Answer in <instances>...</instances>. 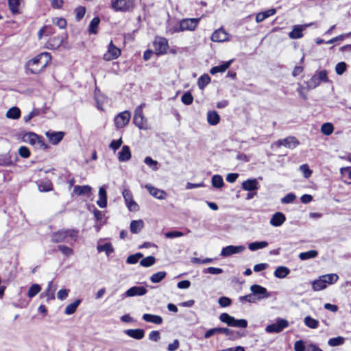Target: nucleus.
I'll return each instance as SVG.
<instances>
[{
    "mask_svg": "<svg viewBox=\"0 0 351 351\" xmlns=\"http://www.w3.org/2000/svg\"><path fill=\"white\" fill-rule=\"evenodd\" d=\"M51 59V56L49 53H41L27 62V69L33 74L40 73L47 66Z\"/></svg>",
    "mask_w": 351,
    "mask_h": 351,
    "instance_id": "obj_1",
    "label": "nucleus"
},
{
    "mask_svg": "<svg viewBox=\"0 0 351 351\" xmlns=\"http://www.w3.org/2000/svg\"><path fill=\"white\" fill-rule=\"evenodd\" d=\"M78 230L76 229H62L52 233L51 240L53 243H67L73 244L78 239Z\"/></svg>",
    "mask_w": 351,
    "mask_h": 351,
    "instance_id": "obj_2",
    "label": "nucleus"
},
{
    "mask_svg": "<svg viewBox=\"0 0 351 351\" xmlns=\"http://www.w3.org/2000/svg\"><path fill=\"white\" fill-rule=\"evenodd\" d=\"M219 320L226 324L228 326L245 328L247 326V321L244 319H236L234 317L226 313H223L219 315Z\"/></svg>",
    "mask_w": 351,
    "mask_h": 351,
    "instance_id": "obj_3",
    "label": "nucleus"
},
{
    "mask_svg": "<svg viewBox=\"0 0 351 351\" xmlns=\"http://www.w3.org/2000/svg\"><path fill=\"white\" fill-rule=\"evenodd\" d=\"M328 71L322 70L316 72L312 77L306 82L308 89H314L322 82H329Z\"/></svg>",
    "mask_w": 351,
    "mask_h": 351,
    "instance_id": "obj_4",
    "label": "nucleus"
},
{
    "mask_svg": "<svg viewBox=\"0 0 351 351\" xmlns=\"http://www.w3.org/2000/svg\"><path fill=\"white\" fill-rule=\"evenodd\" d=\"M111 8L115 12H130L134 8V0H111Z\"/></svg>",
    "mask_w": 351,
    "mask_h": 351,
    "instance_id": "obj_5",
    "label": "nucleus"
},
{
    "mask_svg": "<svg viewBox=\"0 0 351 351\" xmlns=\"http://www.w3.org/2000/svg\"><path fill=\"white\" fill-rule=\"evenodd\" d=\"M155 53L158 56L164 55L167 53L169 43L167 38L161 36H156L153 43Z\"/></svg>",
    "mask_w": 351,
    "mask_h": 351,
    "instance_id": "obj_6",
    "label": "nucleus"
},
{
    "mask_svg": "<svg viewBox=\"0 0 351 351\" xmlns=\"http://www.w3.org/2000/svg\"><path fill=\"white\" fill-rule=\"evenodd\" d=\"M288 326L289 322L287 320L278 318L276 322L268 325L265 328V331L268 333H278L282 331Z\"/></svg>",
    "mask_w": 351,
    "mask_h": 351,
    "instance_id": "obj_7",
    "label": "nucleus"
},
{
    "mask_svg": "<svg viewBox=\"0 0 351 351\" xmlns=\"http://www.w3.org/2000/svg\"><path fill=\"white\" fill-rule=\"evenodd\" d=\"M18 160V156L16 153L12 154L10 152L6 154H0V166L11 167L14 166Z\"/></svg>",
    "mask_w": 351,
    "mask_h": 351,
    "instance_id": "obj_8",
    "label": "nucleus"
},
{
    "mask_svg": "<svg viewBox=\"0 0 351 351\" xmlns=\"http://www.w3.org/2000/svg\"><path fill=\"white\" fill-rule=\"evenodd\" d=\"M199 18L184 19L180 21V29L184 31H193L197 27Z\"/></svg>",
    "mask_w": 351,
    "mask_h": 351,
    "instance_id": "obj_9",
    "label": "nucleus"
},
{
    "mask_svg": "<svg viewBox=\"0 0 351 351\" xmlns=\"http://www.w3.org/2000/svg\"><path fill=\"white\" fill-rule=\"evenodd\" d=\"M250 291L256 296V300H261L270 297V293L267 291V289L258 285H252Z\"/></svg>",
    "mask_w": 351,
    "mask_h": 351,
    "instance_id": "obj_10",
    "label": "nucleus"
},
{
    "mask_svg": "<svg viewBox=\"0 0 351 351\" xmlns=\"http://www.w3.org/2000/svg\"><path fill=\"white\" fill-rule=\"evenodd\" d=\"M300 144L299 141L294 136H288L284 139L277 141L274 145L277 147L284 146L289 149H294Z\"/></svg>",
    "mask_w": 351,
    "mask_h": 351,
    "instance_id": "obj_11",
    "label": "nucleus"
},
{
    "mask_svg": "<svg viewBox=\"0 0 351 351\" xmlns=\"http://www.w3.org/2000/svg\"><path fill=\"white\" fill-rule=\"evenodd\" d=\"M130 119V113L129 111L120 112L114 119V124L117 128L125 127Z\"/></svg>",
    "mask_w": 351,
    "mask_h": 351,
    "instance_id": "obj_12",
    "label": "nucleus"
},
{
    "mask_svg": "<svg viewBox=\"0 0 351 351\" xmlns=\"http://www.w3.org/2000/svg\"><path fill=\"white\" fill-rule=\"evenodd\" d=\"M245 247L243 245H228L223 247L221 252V256L227 257L234 254L241 253L245 250Z\"/></svg>",
    "mask_w": 351,
    "mask_h": 351,
    "instance_id": "obj_13",
    "label": "nucleus"
},
{
    "mask_svg": "<svg viewBox=\"0 0 351 351\" xmlns=\"http://www.w3.org/2000/svg\"><path fill=\"white\" fill-rule=\"evenodd\" d=\"M121 54V51L119 48L113 45L112 41L109 44L107 53L104 55V59L106 61H110L117 58Z\"/></svg>",
    "mask_w": 351,
    "mask_h": 351,
    "instance_id": "obj_14",
    "label": "nucleus"
},
{
    "mask_svg": "<svg viewBox=\"0 0 351 351\" xmlns=\"http://www.w3.org/2000/svg\"><path fill=\"white\" fill-rule=\"evenodd\" d=\"M64 39V36H57L53 37L45 43V47L51 50L57 49L62 45Z\"/></svg>",
    "mask_w": 351,
    "mask_h": 351,
    "instance_id": "obj_15",
    "label": "nucleus"
},
{
    "mask_svg": "<svg viewBox=\"0 0 351 351\" xmlns=\"http://www.w3.org/2000/svg\"><path fill=\"white\" fill-rule=\"evenodd\" d=\"M45 135L53 145H57L62 140L64 132L49 130L45 133Z\"/></svg>",
    "mask_w": 351,
    "mask_h": 351,
    "instance_id": "obj_16",
    "label": "nucleus"
},
{
    "mask_svg": "<svg viewBox=\"0 0 351 351\" xmlns=\"http://www.w3.org/2000/svg\"><path fill=\"white\" fill-rule=\"evenodd\" d=\"M147 293V289L144 287H132L124 293L125 297L142 296Z\"/></svg>",
    "mask_w": 351,
    "mask_h": 351,
    "instance_id": "obj_17",
    "label": "nucleus"
},
{
    "mask_svg": "<svg viewBox=\"0 0 351 351\" xmlns=\"http://www.w3.org/2000/svg\"><path fill=\"white\" fill-rule=\"evenodd\" d=\"M210 38L213 42H225L228 40V34L223 28H219L213 33Z\"/></svg>",
    "mask_w": 351,
    "mask_h": 351,
    "instance_id": "obj_18",
    "label": "nucleus"
},
{
    "mask_svg": "<svg viewBox=\"0 0 351 351\" xmlns=\"http://www.w3.org/2000/svg\"><path fill=\"white\" fill-rule=\"evenodd\" d=\"M286 221L285 214L281 212L275 213L270 219L269 223L274 227L282 226Z\"/></svg>",
    "mask_w": 351,
    "mask_h": 351,
    "instance_id": "obj_19",
    "label": "nucleus"
},
{
    "mask_svg": "<svg viewBox=\"0 0 351 351\" xmlns=\"http://www.w3.org/2000/svg\"><path fill=\"white\" fill-rule=\"evenodd\" d=\"M145 187L153 197L158 199H165L167 194L163 190L157 189L149 184H146Z\"/></svg>",
    "mask_w": 351,
    "mask_h": 351,
    "instance_id": "obj_20",
    "label": "nucleus"
},
{
    "mask_svg": "<svg viewBox=\"0 0 351 351\" xmlns=\"http://www.w3.org/2000/svg\"><path fill=\"white\" fill-rule=\"evenodd\" d=\"M220 333L226 335L229 340H235L241 337L239 332L232 330L228 328L218 327V334Z\"/></svg>",
    "mask_w": 351,
    "mask_h": 351,
    "instance_id": "obj_21",
    "label": "nucleus"
},
{
    "mask_svg": "<svg viewBox=\"0 0 351 351\" xmlns=\"http://www.w3.org/2000/svg\"><path fill=\"white\" fill-rule=\"evenodd\" d=\"M97 204L100 208H106L107 206V193L105 186H101L99 189V199L97 201Z\"/></svg>",
    "mask_w": 351,
    "mask_h": 351,
    "instance_id": "obj_22",
    "label": "nucleus"
},
{
    "mask_svg": "<svg viewBox=\"0 0 351 351\" xmlns=\"http://www.w3.org/2000/svg\"><path fill=\"white\" fill-rule=\"evenodd\" d=\"M242 189L245 191H253L258 189V182L256 179H249L242 183Z\"/></svg>",
    "mask_w": 351,
    "mask_h": 351,
    "instance_id": "obj_23",
    "label": "nucleus"
},
{
    "mask_svg": "<svg viewBox=\"0 0 351 351\" xmlns=\"http://www.w3.org/2000/svg\"><path fill=\"white\" fill-rule=\"evenodd\" d=\"M130 337L140 340L142 339L145 336V331L143 329H128L124 331Z\"/></svg>",
    "mask_w": 351,
    "mask_h": 351,
    "instance_id": "obj_24",
    "label": "nucleus"
},
{
    "mask_svg": "<svg viewBox=\"0 0 351 351\" xmlns=\"http://www.w3.org/2000/svg\"><path fill=\"white\" fill-rule=\"evenodd\" d=\"M131 158L130 149L128 145L123 146L121 152L118 154V158L120 162L128 161Z\"/></svg>",
    "mask_w": 351,
    "mask_h": 351,
    "instance_id": "obj_25",
    "label": "nucleus"
},
{
    "mask_svg": "<svg viewBox=\"0 0 351 351\" xmlns=\"http://www.w3.org/2000/svg\"><path fill=\"white\" fill-rule=\"evenodd\" d=\"M91 189L92 188L88 185H84V186H74V193L77 195H87L88 197L90 196L91 193Z\"/></svg>",
    "mask_w": 351,
    "mask_h": 351,
    "instance_id": "obj_26",
    "label": "nucleus"
},
{
    "mask_svg": "<svg viewBox=\"0 0 351 351\" xmlns=\"http://www.w3.org/2000/svg\"><path fill=\"white\" fill-rule=\"evenodd\" d=\"M144 227V222L143 220H133L130 223V229L132 233L138 234Z\"/></svg>",
    "mask_w": 351,
    "mask_h": 351,
    "instance_id": "obj_27",
    "label": "nucleus"
},
{
    "mask_svg": "<svg viewBox=\"0 0 351 351\" xmlns=\"http://www.w3.org/2000/svg\"><path fill=\"white\" fill-rule=\"evenodd\" d=\"M233 61H234V60H230L229 61L225 62L223 64H222L221 65L213 67L210 71V74L215 75L217 73L224 72L226 69H228L230 66V65Z\"/></svg>",
    "mask_w": 351,
    "mask_h": 351,
    "instance_id": "obj_28",
    "label": "nucleus"
},
{
    "mask_svg": "<svg viewBox=\"0 0 351 351\" xmlns=\"http://www.w3.org/2000/svg\"><path fill=\"white\" fill-rule=\"evenodd\" d=\"M304 31V27L300 25H294L293 29L289 34V36L291 39H299L303 36L302 32Z\"/></svg>",
    "mask_w": 351,
    "mask_h": 351,
    "instance_id": "obj_29",
    "label": "nucleus"
},
{
    "mask_svg": "<svg viewBox=\"0 0 351 351\" xmlns=\"http://www.w3.org/2000/svg\"><path fill=\"white\" fill-rule=\"evenodd\" d=\"M57 286L53 283L52 281H50L48 283L47 288L45 293L41 294V296L44 295L48 297V300H53L55 298V291L56 290Z\"/></svg>",
    "mask_w": 351,
    "mask_h": 351,
    "instance_id": "obj_30",
    "label": "nucleus"
},
{
    "mask_svg": "<svg viewBox=\"0 0 351 351\" xmlns=\"http://www.w3.org/2000/svg\"><path fill=\"white\" fill-rule=\"evenodd\" d=\"M142 318L147 322H151L156 324H161L162 323V317L156 315L146 313L143 315Z\"/></svg>",
    "mask_w": 351,
    "mask_h": 351,
    "instance_id": "obj_31",
    "label": "nucleus"
},
{
    "mask_svg": "<svg viewBox=\"0 0 351 351\" xmlns=\"http://www.w3.org/2000/svg\"><path fill=\"white\" fill-rule=\"evenodd\" d=\"M276 10L275 9H269L263 12H259L256 16V21L257 23H260L263 21L265 19L273 16L276 14Z\"/></svg>",
    "mask_w": 351,
    "mask_h": 351,
    "instance_id": "obj_32",
    "label": "nucleus"
},
{
    "mask_svg": "<svg viewBox=\"0 0 351 351\" xmlns=\"http://www.w3.org/2000/svg\"><path fill=\"white\" fill-rule=\"evenodd\" d=\"M326 287L327 285L324 281L322 276L312 282V289L315 291L323 290L326 289Z\"/></svg>",
    "mask_w": 351,
    "mask_h": 351,
    "instance_id": "obj_33",
    "label": "nucleus"
},
{
    "mask_svg": "<svg viewBox=\"0 0 351 351\" xmlns=\"http://www.w3.org/2000/svg\"><path fill=\"white\" fill-rule=\"evenodd\" d=\"M219 115L215 111H210L207 114V121L210 125H215L219 123Z\"/></svg>",
    "mask_w": 351,
    "mask_h": 351,
    "instance_id": "obj_34",
    "label": "nucleus"
},
{
    "mask_svg": "<svg viewBox=\"0 0 351 351\" xmlns=\"http://www.w3.org/2000/svg\"><path fill=\"white\" fill-rule=\"evenodd\" d=\"M290 273V270L288 267L285 266L278 267L275 271L274 276L278 278H284Z\"/></svg>",
    "mask_w": 351,
    "mask_h": 351,
    "instance_id": "obj_35",
    "label": "nucleus"
},
{
    "mask_svg": "<svg viewBox=\"0 0 351 351\" xmlns=\"http://www.w3.org/2000/svg\"><path fill=\"white\" fill-rule=\"evenodd\" d=\"M82 300L80 299H77L73 303L67 305L66 307L65 308L64 313L66 315H72L73 313H74L78 306L80 304Z\"/></svg>",
    "mask_w": 351,
    "mask_h": 351,
    "instance_id": "obj_36",
    "label": "nucleus"
},
{
    "mask_svg": "<svg viewBox=\"0 0 351 351\" xmlns=\"http://www.w3.org/2000/svg\"><path fill=\"white\" fill-rule=\"evenodd\" d=\"M318 255V252L317 250H310L305 252H301L299 254V258L301 261H306L311 258H314L317 257Z\"/></svg>",
    "mask_w": 351,
    "mask_h": 351,
    "instance_id": "obj_37",
    "label": "nucleus"
},
{
    "mask_svg": "<svg viewBox=\"0 0 351 351\" xmlns=\"http://www.w3.org/2000/svg\"><path fill=\"white\" fill-rule=\"evenodd\" d=\"M133 122L139 129H147V121L144 116L134 117Z\"/></svg>",
    "mask_w": 351,
    "mask_h": 351,
    "instance_id": "obj_38",
    "label": "nucleus"
},
{
    "mask_svg": "<svg viewBox=\"0 0 351 351\" xmlns=\"http://www.w3.org/2000/svg\"><path fill=\"white\" fill-rule=\"evenodd\" d=\"M21 111L17 107L10 108L6 112V117L9 119H17L20 117Z\"/></svg>",
    "mask_w": 351,
    "mask_h": 351,
    "instance_id": "obj_39",
    "label": "nucleus"
},
{
    "mask_svg": "<svg viewBox=\"0 0 351 351\" xmlns=\"http://www.w3.org/2000/svg\"><path fill=\"white\" fill-rule=\"evenodd\" d=\"M97 249L99 252H105L107 256H109L114 251L112 245L110 243H106L104 245H98Z\"/></svg>",
    "mask_w": 351,
    "mask_h": 351,
    "instance_id": "obj_40",
    "label": "nucleus"
},
{
    "mask_svg": "<svg viewBox=\"0 0 351 351\" xmlns=\"http://www.w3.org/2000/svg\"><path fill=\"white\" fill-rule=\"evenodd\" d=\"M304 324L312 329H315L319 326L318 320L312 318L311 316H306L304 319Z\"/></svg>",
    "mask_w": 351,
    "mask_h": 351,
    "instance_id": "obj_41",
    "label": "nucleus"
},
{
    "mask_svg": "<svg viewBox=\"0 0 351 351\" xmlns=\"http://www.w3.org/2000/svg\"><path fill=\"white\" fill-rule=\"evenodd\" d=\"M268 246V243L267 241H256L251 243L248 245V248L251 251H256L259 249H263Z\"/></svg>",
    "mask_w": 351,
    "mask_h": 351,
    "instance_id": "obj_42",
    "label": "nucleus"
},
{
    "mask_svg": "<svg viewBox=\"0 0 351 351\" xmlns=\"http://www.w3.org/2000/svg\"><path fill=\"white\" fill-rule=\"evenodd\" d=\"M322 277L323 278V280L326 285L327 284H328V285L334 284L339 279V276L336 274H325V275H322Z\"/></svg>",
    "mask_w": 351,
    "mask_h": 351,
    "instance_id": "obj_43",
    "label": "nucleus"
},
{
    "mask_svg": "<svg viewBox=\"0 0 351 351\" xmlns=\"http://www.w3.org/2000/svg\"><path fill=\"white\" fill-rule=\"evenodd\" d=\"M211 182L213 187L218 189L221 188L224 184L223 178L220 175H214Z\"/></svg>",
    "mask_w": 351,
    "mask_h": 351,
    "instance_id": "obj_44",
    "label": "nucleus"
},
{
    "mask_svg": "<svg viewBox=\"0 0 351 351\" xmlns=\"http://www.w3.org/2000/svg\"><path fill=\"white\" fill-rule=\"evenodd\" d=\"M166 276L167 273L165 271H158L151 276L150 280L153 283H158L161 282L166 277Z\"/></svg>",
    "mask_w": 351,
    "mask_h": 351,
    "instance_id": "obj_45",
    "label": "nucleus"
},
{
    "mask_svg": "<svg viewBox=\"0 0 351 351\" xmlns=\"http://www.w3.org/2000/svg\"><path fill=\"white\" fill-rule=\"evenodd\" d=\"M38 135L33 132H29L24 135L23 140L32 145H36V141L38 139Z\"/></svg>",
    "mask_w": 351,
    "mask_h": 351,
    "instance_id": "obj_46",
    "label": "nucleus"
},
{
    "mask_svg": "<svg viewBox=\"0 0 351 351\" xmlns=\"http://www.w3.org/2000/svg\"><path fill=\"white\" fill-rule=\"evenodd\" d=\"M210 82V77L208 75L204 74L202 75L197 80V85L200 89H204V88L208 85Z\"/></svg>",
    "mask_w": 351,
    "mask_h": 351,
    "instance_id": "obj_47",
    "label": "nucleus"
},
{
    "mask_svg": "<svg viewBox=\"0 0 351 351\" xmlns=\"http://www.w3.org/2000/svg\"><path fill=\"white\" fill-rule=\"evenodd\" d=\"M53 189V184L50 181L41 182L38 184V190L40 192H48Z\"/></svg>",
    "mask_w": 351,
    "mask_h": 351,
    "instance_id": "obj_48",
    "label": "nucleus"
},
{
    "mask_svg": "<svg viewBox=\"0 0 351 351\" xmlns=\"http://www.w3.org/2000/svg\"><path fill=\"white\" fill-rule=\"evenodd\" d=\"M344 342H345V339L343 337L339 336L337 337H334V338L330 339L328 341V344L330 346L335 347V346L343 345L344 343Z\"/></svg>",
    "mask_w": 351,
    "mask_h": 351,
    "instance_id": "obj_49",
    "label": "nucleus"
},
{
    "mask_svg": "<svg viewBox=\"0 0 351 351\" xmlns=\"http://www.w3.org/2000/svg\"><path fill=\"white\" fill-rule=\"evenodd\" d=\"M334 127L330 123H325L321 127V132L324 135H330L333 132Z\"/></svg>",
    "mask_w": 351,
    "mask_h": 351,
    "instance_id": "obj_50",
    "label": "nucleus"
},
{
    "mask_svg": "<svg viewBox=\"0 0 351 351\" xmlns=\"http://www.w3.org/2000/svg\"><path fill=\"white\" fill-rule=\"evenodd\" d=\"M41 290V287L38 284L32 285L28 290L27 295L32 298L36 295Z\"/></svg>",
    "mask_w": 351,
    "mask_h": 351,
    "instance_id": "obj_51",
    "label": "nucleus"
},
{
    "mask_svg": "<svg viewBox=\"0 0 351 351\" xmlns=\"http://www.w3.org/2000/svg\"><path fill=\"white\" fill-rule=\"evenodd\" d=\"M100 23V19L99 17H95L92 19L89 25V32L90 34H96L97 28L99 26Z\"/></svg>",
    "mask_w": 351,
    "mask_h": 351,
    "instance_id": "obj_52",
    "label": "nucleus"
},
{
    "mask_svg": "<svg viewBox=\"0 0 351 351\" xmlns=\"http://www.w3.org/2000/svg\"><path fill=\"white\" fill-rule=\"evenodd\" d=\"M156 262V259L152 256H147L146 258H143L140 261V265L145 267H148L153 265Z\"/></svg>",
    "mask_w": 351,
    "mask_h": 351,
    "instance_id": "obj_53",
    "label": "nucleus"
},
{
    "mask_svg": "<svg viewBox=\"0 0 351 351\" xmlns=\"http://www.w3.org/2000/svg\"><path fill=\"white\" fill-rule=\"evenodd\" d=\"M347 69V64L345 62H341L336 64L335 72L337 75H342Z\"/></svg>",
    "mask_w": 351,
    "mask_h": 351,
    "instance_id": "obj_54",
    "label": "nucleus"
},
{
    "mask_svg": "<svg viewBox=\"0 0 351 351\" xmlns=\"http://www.w3.org/2000/svg\"><path fill=\"white\" fill-rule=\"evenodd\" d=\"M143 254L141 253H136L133 255H130L127 258L126 262L128 264H135L138 260L143 257Z\"/></svg>",
    "mask_w": 351,
    "mask_h": 351,
    "instance_id": "obj_55",
    "label": "nucleus"
},
{
    "mask_svg": "<svg viewBox=\"0 0 351 351\" xmlns=\"http://www.w3.org/2000/svg\"><path fill=\"white\" fill-rule=\"evenodd\" d=\"M21 0H8L10 9L12 13H17Z\"/></svg>",
    "mask_w": 351,
    "mask_h": 351,
    "instance_id": "obj_56",
    "label": "nucleus"
},
{
    "mask_svg": "<svg viewBox=\"0 0 351 351\" xmlns=\"http://www.w3.org/2000/svg\"><path fill=\"white\" fill-rule=\"evenodd\" d=\"M75 19L77 21H80L86 13V8L83 6H79L75 9Z\"/></svg>",
    "mask_w": 351,
    "mask_h": 351,
    "instance_id": "obj_57",
    "label": "nucleus"
},
{
    "mask_svg": "<svg viewBox=\"0 0 351 351\" xmlns=\"http://www.w3.org/2000/svg\"><path fill=\"white\" fill-rule=\"evenodd\" d=\"M58 249L66 256H70L73 254V250L66 245H58Z\"/></svg>",
    "mask_w": 351,
    "mask_h": 351,
    "instance_id": "obj_58",
    "label": "nucleus"
},
{
    "mask_svg": "<svg viewBox=\"0 0 351 351\" xmlns=\"http://www.w3.org/2000/svg\"><path fill=\"white\" fill-rule=\"evenodd\" d=\"M145 163L150 167L152 170L156 171L158 169V162L156 160H153L151 157H146L144 160Z\"/></svg>",
    "mask_w": 351,
    "mask_h": 351,
    "instance_id": "obj_59",
    "label": "nucleus"
},
{
    "mask_svg": "<svg viewBox=\"0 0 351 351\" xmlns=\"http://www.w3.org/2000/svg\"><path fill=\"white\" fill-rule=\"evenodd\" d=\"M300 170L303 173L304 177L306 178H308L312 174V171L309 169L308 165L306 164L300 165Z\"/></svg>",
    "mask_w": 351,
    "mask_h": 351,
    "instance_id": "obj_60",
    "label": "nucleus"
},
{
    "mask_svg": "<svg viewBox=\"0 0 351 351\" xmlns=\"http://www.w3.org/2000/svg\"><path fill=\"white\" fill-rule=\"evenodd\" d=\"M36 148L47 149L49 148L48 145H47L45 142L43 137L38 136L37 141H36V145H34Z\"/></svg>",
    "mask_w": 351,
    "mask_h": 351,
    "instance_id": "obj_61",
    "label": "nucleus"
},
{
    "mask_svg": "<svg viewBox=\"0 0 351 351\" xmlns=\"http://www.w3.org/2000/svg\"><path fill=\"white\" fill-rule=\"evenodd\" d=\"M181 100L185 105H190L193 101V97L190 93H185L182 96Z\"/></svg>",
    "mask_w": 351,
    "mask_h": 351,
    "instance_id": "obj_62",
    "label": "nucleus"
},
{
    "mask_svg": "<svg viewBox=\"0 0 351 351\" xmlns=\"http://www.w3.org/2000/svg\"><path fill=\"white\" fill-rule=\"evenodd\" d=\"M125 204L130 211L136 212L139 209L138 205L137 204V203L136 202L134 201L133 199H131L130 201H128V202H126Z\"/></svg>",
    "mask_w": 351,
    "mask_h": 351,
    "instance_id": "obj_63",
    "label": "nucleus"
},
{
    "mask_svg": "<svg viewBox=\"0 0 351 351\" xmlns=\"http://www.w3.org/2000/svg\"><path fill=\"white\" fill-rule=\"evenodd\" d=\"M295 351H305L306 346L304 342L302 340H299L294 343Z\"/></svg>",
    "mask_w": 351,
    "mask_h": 351,
    "instance_id": "obj_64",
    "label": "nucleus"
}]
</instances>
